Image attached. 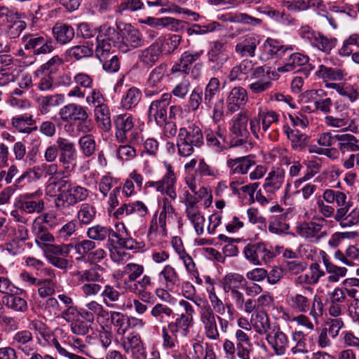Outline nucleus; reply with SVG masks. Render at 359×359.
Returning <instances> with one entry per match:
<instances>
[{
	"instance_id": "f257e3e1",
	"label": "nucleus",
	"mask_w": 359,
	"mask_h": 359,
	"mask_svg": "<svg viewBox=\"0 0 359 359\" xmlns=\"http://www.w3.org/2000/svg\"><path fill=\"white\" fill-rule=\"evenodd\" d=\"M55 184L58 194L55 196V208L60 211H65L76 203L85 201L88 196V191L85 187L74 185L65 177L60 178Z\"/></svg>"
},
{
	"instance_id": "f03ea898",
	"label": "nucleus",
	"mask_w": 359,
	"mask_h": 359,
	"mask_svg": "<svg viewBox=\"0 0 359 359\" xmlns=\"http://www.w3.org/2000/svg\"><path fill=\"white\" fill-rule=\"evenodd\" d=\"M323 198L328 203L336 202L339 208L336 210L334 219L339 222L342 227L351 226L358 222V209L354 208L347 215L353 203L346 201L347 196L345 193L327 189L324 191Z\"/></svg>"
},
{
	"instance_id": "7ed1b4c3",
	"label": "nucleus",
	"mask_w": 359,
	"mask_h": 359,
	"mask_svg": "<svg viewBox=\"0 0 359 359\" xmlns=\"http://www.w3.org/2000/svg\"><path fill=\"white\" fill-rule=\"evenodd\" d=\"M204 143L201 128L192 124L187 128H180L177 138L178 154L181 156H189L194 151V148L201 147Z\"/></svg>"
},
{
	"instance_id": "20e7f679",
	"label": "nucleus",
	"mask_w": 359,
	"mask_h": 359,
	"mask_svg": "<svg viewBox=\"0 0 359 359\" xmlns=\"http://www.w3.org/2000/svg\"><path fill=\"white\" fill-rule=\"evenodd\" d=\"M58 115L63 122L77 123V130L83 133H88L93 129V123L86 107L69 103L60 109Z\"/></svg>"
},
{
	"instance_id": "39448f33",
	"label": "nucleus",
	"mask_w": 359,
	"mask_h": 359,
	"mask_svg": "<svg viewBox=\"0 0 359 359\" xmlns=\"http://www.w3.org/2000/svg\"><path fill=\"white\" fill-rule=\"evenodd\" d=\"M290 306L297 312H309L316 325L319 323V318L323 315L324 306L322 299L316 294L311 299L302 294H295L290 298Z\"/></svg>"
},
{
	"instance_id": "423d86ee",
	"label": "nucleus",
	"mask_w": 359,
	"mask_h": 359,
	"mask_svg": "<svg viewBox=\"0 0 359 359\" xmlns=\"http://www.w3.org/2000/svg\"><path fill=\"white\" fill-rule=\"evenodd\" d=\"M42 191L37 190L32 193L20 195L17 201L18 208L27 214L41 213L45 208Z\"/></svg>"
},
{
	"instance_id": "0eeeda50",
	"label": "nucleus",
	"mask_w": 359,
	"mask_h": 359,
	"mask_svg": "<svg viewBox=\"0 0 359 359\" xmlns=\"http://www.w3.org/2000/svg\"><path fill=\"white\" fill-rule=\"evenodd\" d=\"M325 222V219L320 217L317 222L311 221L300 223L297 226V233L311 242H318L321 238L328 235L327 231L323 230Z\"/></svg>"
},
{
	"instance_id": "6e6552de",
	"label": "nucleus",
	"mask_w": 359,
	"mask_h": 359,
	"mask_svg": "<svg viewBox=\"0 0 359 359\" xmlns=\"http://www.w3.org/2000/svg\"><path fill=\"white\" fill-rule=\"evenodd\" d=\"M115 136L120 142H130L135 138L133 117L128 114L118 115L114 121Z\"/></svg>"
},
{
	"instance_id": "1a4fd4ad",
	"label": "nucleus",
	"mask_w": 359,
	"mask_h": 359,
	"mask_svg": "<svg viewBox=\"0 0 359 359\" xmlns=\"http://www.w3.org/2000/svg\"><path fill=\"white\" fill-rule=\"evenodd\" d=\"M252 83L249 90L254 94L262 93L270 89L273 85L270 79V67H257L250 75Z\"/></svg>"
},
{
	"instance_id": "9d476101",
	"label": "nucleus",
	"mask_w": 359,
	"mask_h": 359,
	"mask_svg": "<svg viewBox=\"0 0 359 359\" xmlns=\"http://www.w3.org/2000/svg\"><path fill=\"white\" fill-rule=\"evenodd\" d=\"M177 180L175 173L170 165H167V172L161 180L154 182L149 181L146 182V187H155L156 191L161 194H165L172 200L177 198V193L175 191V184Z\"/></svg>"
},
{
	"instance_id": "9b49d317",
	"label": "nucleus",
	"mask_w": 359,
	"mask_h": 359,
	"mask_svg": "<svg viewBox=\"0 0 359 359\" xmlns=\"http://www.w3.org/2000/svg\"><path fill=\"white\" fill-rule=\"evenodd\" d=\"M248 118L245 113L237 114L233 121L231 132L233 137L231 139L229 147H236L247 142L249 137L248 130Z\"/></svg>"
},
{
	"instance_id": "f8f14e48",
	"label": "nucleus",
	"mask_w": 359,
	"mask_h": 359,
	"mask_svg": "<svg viewBox=\"0 0 359 359\" xmlns=\"http://www.w3.org/2000/svg\"><path fill=\"white\" fill-rule=\"evenodd\" d=\"M245 258L255 265L266 263L273 257V253L262 243H249L243 249Z\"/></svg>"
},
{
	"instance_id": "ddd939ff",
	"label": "nucleus",
	"mask_w": 359,
	"mask_h": 359,
	"mask_svg": "<svg viewBox=\"0 0 359 359\" xmlns=\"http://www.w3.org/2000/svg\"><path fill=\"white\" fill-rule=\"evenodd\" d=\"M216 317L212 309L210 306H204L201 309V322L203 325L206 337L211 340H217L219 338Z\"/></svg>"
},
{
	"instance_id": "4468645a",
	"label": "nucleus",
	"mask_w": 359,
	"mask_h": 359,
	"mask_svg": "<svg viewBox=\"0 0 359 359\" xmlns=\"http://www.w3.org/2000/svg\"><path fill=\"white\" fill-rule=\"evenodd\" d=\"M56 144L59 148V161L66 168H69L70 164L76 165L77 151L74 142L63 137H58Z\"/></svg>"
},
{
	"instance_id": "2eb2a0df",
	"label": "nucleus",
	"mask_w": 359,
	"mask_h": 359,
	"mask_svg": "<svg viewBox=\"0 0 359 359\" xmlns=\"http://www.w3.org/2000/svg\"><path fill=\"white\" fill-rule=\"evenodd\" d=\"M124 351L130 354L133 359H146V351L141 337L137 333H130L123 341Z\"/></svg>"
},
{
	"instance_id": "dca6fc26",
	"label": "nucleus",
	"mask_w": 359,
	"mask_h": 359,
	"mask_svg": "<svg viewBox=\"0 0 359 359\" xmlns=\"http://www.w3.org/2000/svg\"><path fill=\"white\" fill-rule=\"evenodd\" d=\"M325 123L327 126L339 128L341 131H351L352 133L358 131L355 119L351 118L348 113H342L339 116H326Z\"/></svg>"
},
{
	"instance_id": "f3484780",
	"label": "nucleus",
	"mask_w": 359,
	"mask_h": 359,
	"mask_svg": "<svg viewBox=\"0 0 359 359\" xmlns=\"http://www.w3.org/2000/svg\"><path fill=\"white\" fill-rule=\"evenodd\" d=\"M298 33L305 43H310L311 45H328L337 42L335 38L329 39L320 33L313 31L309 26L302 27Z\"/></svg>"
},
{
	"instance_id": "a211bd4d",
	"label": "nucleus",
	"mask_w": 359,
	"mask_h": 359,
	"mask_svg": "<svg viewBox=\"0 0 359 359\" xmlns=\"http://www.w3.org/2000/svg\"><path fill=\"white\" fill-rule=\"evenodd\" d=\"M292 217V212L287 209L280 215L271 216L269 221V231L275 234H288L290 225L287 222Z\"/></svg>"
},
{
	"instance_id": "6ab92c4d",
	"label": "nucleus",
	"mask_w": 359,
	"mask_h": 359,
	"mask_svg": "<svg viewBox=\"0 0 359 359\" xmlns=\"http://www.w3.org/2000/svg\"><path fill=\"white\" fill-rule=\"evenodd\" d=\"M248 100L247 90L243 87L233 88L227 97V109L231 113L238 111Z\"/></svg>"
},
{
	"instance_id": "aec40b11",
	"label": "nucleus",
	"mask_w": 359,
	"mask_h": 359,
	"mask_svg": "<svg viewBox=\"0 0 359 359\" xmlns=\"http://www.w3.org/2000/svg\"><path fill=\"white\" fill-rule=\"evenodd\" d=\"M12 344L23 355L37 346L34 342L32 333L28 330L15 332L12 338Z\"/></svg>"
},
{
	"instance_id": "412c9836",
	"label": "nucleus",
	"mask_w": 359,
	"mask_h": 359,
	"mask_svg": "<svg viewBox=\"0 0 359 359\" xmlns=\"http://www.w3.org/2000/svg\"><path fill=\"white\" fill-rule=\"evenodd\" d=\"M110 322L117 328L116 332L118 335H124L130 327L135 326L137 322L141 323L142 320L129 318L121 312L110 311Z\"/></svg>"
},
{
	"instance_id": "4be33fe9",
	"label": "nucleus",
	"mask_w": 359,
	"mask_h": 359,
	"mask_svg": "<svg viewBox=\"0 0 359 359\" xmlns=\"http://www.w3.org/2000/svg\"><path fill=\"white\" fill-rule=\"evenodd\" d=\"M255 165V162L250 156L229 158L226 161V165L229 169V174L245 175L249 169Z\"/></svg>"
},
{
	"instance_id": "5701e85b",
	"label": "nucleus",
	"mask_w": 359,
	"mask_h": 359,
	"mask_svg": "<svg viewBox=\"0 0 359 359\" xmlns=\"http://www.w3.org/2000/svg\"><path fill=\"white\" fill-rule=\"evenodd\" d=\"M148 213V208L142 201H135L129 203H123L114 212L116 219H121L124 215H130L137 214L141 217H145Z\"/></svg>"
},
{
	"instance_id": "b1692460",
	"label": "nucleus",
	"mask_w": 359,
	"mask_h": 359,
	"mask_svg": "<svg viewBox=\"0 0 359 359\" xmlns=\"http://www.w3.org/2000/svg\"><path fill=\"white\" fill-rule=\"evenodd\" d=\"M266 340L278 355H283L289 347L288 338L280 328H278L273 334H267Z\"/></svg>"
},
{
	"instance_id": "393cba45",
	"label": "nucleus",
	"mask_w": 359,
	"mask_h": 359,
	"mask_svg": "<svg viewBox=\"0 0 359 359\" xmlns=\"http://www.w3.org/2000/svg\"><path fill=\"white\" fill-rule=\"evenodd\" d=\"M323 95H326V93L322 89L306 90L304 97L309 100H312L317 110L323 113H329L332 105L331 98H322Z\"/></svg>"
},
{
	"instance_id": "a878e982",
	"label": "nucleus",
	"mask_w": 359,
	"mask_h": 359,
	"mask_svg": "<svg viewBox=\"0 0 359 359\" xmlns=\"http://www.w3.org/2000/svg\"><path fill=\"white\" fill-rule=\"evenodd\" d=\"M237 355L241 359H250V353L252 349L250 337L243 330L235 332Z\"/></svg>"
},
{
	"instance_id": "bb28decb",
	"label": "nucleus",
	"mask_w": 359,
	"mask_h": 359,
	"mask_svg": "<svg viewBox=\"0 0 359 359\" xmlns=\"http://www.w3.org/2000/svg\"><path fill=\"white\" fill-rule=\"evenodd\" d=\"M315 75L324 82L327 81H341L344 79L346 73L344 71L337 67H329L324 65H320L318 70L316 72Z\"/></svg>"
},
{
	"instance_id": "cd10ccee",
	"label": "nucleus",
	"mask_w": 359,
	"mask_h": 359,
	"mask_svg": "<svg viewBox=\"0 0 359 359\" xmlns=\"http://www.w3.org/2000/svg\"><path fill=\"white\" fill-rule=\"evenodd\" d=\"M254 65L251 60H244L238 65L232 68L229 73L230 81H246L255 70Z\"/></svg>"
},
{
	"instance_id": "c85d7f7f",
	"label": "nucleus",
	"mask_w": 359,
	"mask_h": 359,
	"mask_svg": "<svg viewBox=\"0 0 359 359\" xmlns=\"http://www.w3.org/2000/svg\"><path fill=\"white\" fill-rule=\"evenodd\" d=\"M337 140L338 148L342 152L359 151V140L352 134L344 133L335 135Z\"/></svg>"
},
{
	"instance_id": "c756f323",
	"label": "nucleus",
	"mask_w": 359,
	"mask_h": 359,
	"mask_svg": "<svg viewBox=\"0 0 359 359\" xmlns=\"http://www.w3.org/2000/svg\"><path fill=\"white\" fill-rule=\"evenodd\" d=\"M192 322L188 318L180 315L175 320L168 323L166 327L174 334H177L180 337H185L189 332Z\"/></svg>"
},
{
	"instance_id": "7c9ffc66",
	"label": "nucleus",
	"mask_w": 359,
	"mask_h": 359,
	"mask_svg": "<svg viewBox=\"0 0 359 359\" xmlns=\"http://www.w3.org/2000/svg\"><path fill=\"white\" fill-rule=\"evenodd\" d=\"M158 278L160 282L165 283V288L168 290H172L175 286L180 283V278L177 271L169 264L165 265L159 273Z\"/></svg>"
},
{
	"instance_id": "2f4dec72",
	"label": "nucleus",
	"mask_w": 359,
	"mask_h": 359,
	"mask_svg": "<svg viewBox=\"0 0 359 359\" xmlns=\"http://www.w3.org/2000/svg\"><path fill=\"white\" fill-rule=\"evenodd\" d=\"M322 259L323 261V264L325 266V269L327 272L330 274L327 280L330 283H335L339 281L341 277H344L346 276L347 272V269L345 267L337 266L335 264H332L327 254L325 252H322Z\"/></svg>"
},
{
	"instance_id": "473e14b6",
	"label": "nucleus",
	"mask_w": 359,
	"mask_h": 359,
	"mask_svg": "<svg viewBox=\"0 0 359 359\" xmlns=\"http://www.w3.org/2000/svg\"><path fill=\"white\" fill-rule=\"evenodd\" d=\"M53 34L61 44L69 43L74 36V29L68 25L56 23L53 27Z\"/></svg>"
},
{
	"instance_id": "72a5a7b5",
	"label": "nucleus",
	"mask_w": 359,
	"mask_h": 359,
	"mask_svg": "<svg viewBox=\"0 0 359 359\" xmlns=\"http://www.w3.org/2000/svg\"><path fill=\"white\" fill-rule=\"evenodd\" d=\"M13 126L20 133H30L33 130H36V127L31 128V126L35 123L33 116L25 114L13 117Z\"/></svg>"
},
{
	"instance_id": "f704fd0d",
	"label": "nucleus",
	"mask_w": 359,
	"mask_h": 359,
	"mask_svg": "<svg viewBox=\"0 0 359 359\" xmlns=\"http://www.w3.org/2000/svg\"><path fill=\"white\" fill-rule=\"evenodd\" d=\"M168 106L154 100L149 106L148 111L149 117H154L156 124L159 126H162L168 118Z\"/></svg>"
},
{
	"instance_id": "c9c22d12",
	"label": "nucleus",
	"mask_w": 359,
	"mask_h": 359,
	"mask_svg": "<svg viewBox=\"0 0 359 359\" xmlns=\"http://www.w3.org/2000/svg\"><path fill=\"white\" fill-rule=\"evenodd\" d=\"M95 116L100 128L105 132L111 129L110 111L107 104L97 106L95 108Z\"/></svg>"
},
{
	"instance_id": "e433bc0d",
	"label": "nucleus",
	"mask_w": 359,
	"mask_h": 359,
	"mask_svg": "<svg viewBox=\"0 0 359 359\" xmlns=\"http://www.w3.org/2000/svg\"><path fill=\"white\" fill-rule=\"evenodd\" d=\"M100 34L97 36V45H111L121 43V35L114 27H109L107 29L101 27Z\"/></svg>"
},
{
	"instance_id": "4c0bfd02",
	"label": "nucleus",
	"mask_w": 359,
	"mask_h": 359,
	"mask_svg": "<svg viewBox=\"0 0 359 359\" xmlns=\"http://www.w3.org/2000/svg\"><path fill=\"white\" fill-rule=\"evenodd\" d=\"M3 299L6 306L15 311L25 312L27 310V301L24 298L18 296L15 291L5 295Z\"/></svg>"
},
{
	"instance_id": "58836bf2",
	"label": "nucleus",
	"mask_w": 359,
	"mask_h": 359,
	"mask_svg": "<svg viewBox=\"0 0 359 359\" xmlns=\"http://www.w3.org/2000/svg\"><path fill=\"white\" fill-rule=\"evenodd\" d=\"M245 284V278L242 275L236 273L226 274L222 280L223 289L226 292L243 287Z\"/></svg>"
},
{
	"instance_id": "ea45409f",
	"label": "nucleus",
	"mask_w": 359,
	"mask_h": 359,
	"mask_svg": "<svg viewBox=\"0 0 359 359\" xmlns=\"http://www.w3.org/2000/svg\"><path fill=\"white\" fill-rule=\"evenodd\" d=\"M284 182V175L280 172H270L263 185L264 189L270 194H274L281 187Z\"/></svg>"
},
{
	"instance_id": "a19ab883",
	"label": "nucleus",
	"mask_w": 359,
	"mask_h": 359,
	"mask_svg": "<svg viewBox=\"0 0 359 359\" xmlns=\"http://www.w3.org/2000/svg\"><path fill=\"white\" fill-rule=\"evenodd\" d=\"M22 69L15 65H8L0 69V86H5L15 81L20 76Z\"/></svg>"
},
{
	"instance_id": "79ce46f5",
	"label": "nucleus",
	"mask_w": 359,
	"mask_h": 359,
	"mask_svg": "<svg viewBox=\"0 0 359 359\" xmlns=\"http://www.w3.org/2000/svg\"><path fill=\"white\" fill-rule=\"evenodd\" d=\"M285 133L290 140L293 149L301 151L306 146L308 137L305 134L289 127L285 129Z\"/></svg>"
},
{
	"instance_id": "37998d69",
	"label": "nucleus",
	"mask_w": 359,
	"mask_h": 359,
	"mask_svg": "<svg viewBox=\"0 0 359 359\" xmlns=\"http://www.w3.org/2000/svg\"><path fill=\"white\" fill-rule=\"evenodd\" d=\"M57 164H48L46 163H42L36 166H34L31 170V172L34 174V178L37 180L43 177L52 178L57 173Z\"/></svg>"
},
{
	"instance_id": "c03bdc74",
	"label": "nucleus",
	"mask_w": 359,
	"mask_h": 359,
	"mask_svg": "<svg viewBox=\"0 0 359 359\" xmlns=\"http://www.w3.org/2000/svg\"><path fill=\"white\" fill-rule=\"evenodd\" d=\"M96 245L95 241L90 240H83L78 242L73 247L76 252L80 256L76 257V259L79 262L87 261L88 257L90 255L92 250L95 249Z\"/></svg>"
},
{
	"instance_id": "a18cd8bd",
	"label": "nucleus",
	"mask_w": 359,
	"mask_h": 359,
	"mask_svg": "<svg viewBox=\"0 0 359 359\" xmlns=\"http://www.w3.org/2000/svg\"><path fill=\"white\" fill-rule=\"evenodd\" d=\"M96 208L89 203H83L78 211L77 217L81 224H90L96 217Z\"/></svg>"
},
{
	"instance_id": "49530a36",
	"label": "nucleus",
	"mask_w": 359,
	"mask_h": 359,
	"mask_svg": "<svg viewBox=\"0 0 359 359\" xmlns=\"http://www.w3.org/2000/svg\"><path fill=\"white\" fill-rule=\"evenodd\" d=\"M163 51L161 46H148L142 50L140 60L144 64L151 66L158 60Z\"/></svg>"
},
{
	"instance_id": "de8ad7c7",
	"label": "nucleus",
	"mask_w": 359,
	"mask_h": 359,
	"mask_svg": "<svg viewBox=\"0 0 359 359\" xmlns=\"http://www.w3.org/2000/svg\"><path fill=\"white\" fill-rule=\"evenodd\" d=\"M271 324L269 316L265 311H259L254 318V327L260 334H266L270 330Z\"/></svg>"
},
{
	"instance_id": "09e8293b",
	"label": "nucleus",
	"mask_w": 359,
	"mask_h": 359,
	"mask_svg": "<svg viewBox=\"0 0 359 359\" xmlns=\"http://www.w3.org/2000/svg\"><path fill=\"white\" fill-rule=\"evenodd\" d=\"M142 97L141 91L137 88H130L128 90L126 94L123 97L121 104L125 109H130L135 107Z\"/></svg>"
},
{
	"instance_id": "8fccbe9b",
	"label": "nucleus",
	"mask_w": 359,
	"mask_h": 359,
	"mask_svg": "<svg viewBox=\"0 0 359 359\" xmlns=\"http://www.w3.org/2000/svg\"><path fill=\"white\" fill-rule=\"evenodd\" d=\"M282 267L284 271L292 275H298L305 271L307 263L301 259L284 260L282 263Z\"/></svg>"
},
{
	"instance_id": "3c124183",
	"label": "nucleus",
	"mask_w": 359,
	"mask_h": 359,
	"mask_svg": "<svg viewBox=\"0 0 359 359\" xmlns=\"http://www.w3.org/2000/svg\"><path fill=\"white\" fill-rule=\"evenodd\" d=\"M219 85L220 83L219 79L213 77L210 80L208 84L205 88L203 102L208 108L212 107V99L216 93L219 92Z\"/></svg>"
},
{
	"instance_id": "603ef678",
	"label": "nucleus",
	"mask_w": 359,
	"mask_h": 359,
	"mask_svg": "<svg viewBox=\"0 0 359 359\" xmlns=\"http://www.w3.org/2000/svg\"><path fill=\"white\" fill-rule=\"evenodd\" d=\"M258 116L262 122V128L266 131L269 127L279 121V115L274 111L264 109L259 110Z\"/></svg>"
},
{
	"instance_id": "864d4df0",
	"label": "nucleus",
	"mask_w": 359,
	"mask_h": 359,
	"mask_svg": "<svg viewBox=\"0 0 359 359\" xmlns=\"http://www.w3.org/2000/svg\"><path fill=\"white\" fill-rule=\"evenodd\" d=\"M140 41V34L139 31L130 25H126L121 36V43L123 45H128V43H138Z\"/></svg>"
},
{
	"instance_id": "5fc2aeb1",
	"label": "nucleus",
	"mask_w": 359,
	"mask_h": 359,
	"mask_svg": "<svg viewBox=\"0 0 359 359\" xmlns=\"http://www.w3.org/2000/svg\"><path fill=\"white\" fill-rule=\"evenodd\" d=\"M109 227L97 224L88 228L87 236L93 241H104L107 238Z\"/></svg>"
},
{
	"instance_id": "6e6d98bb",
	"label": "nucleus",
	"mask_w": 359,
	"mask_h": 359,
	"mask_svg": "<svg viewBox=\"0 0 359 359\" xmlns=\"http://www.w3.org/2000/svg\"><path fill=\"white\" fill-rule=\"evenodd\" d=\"M100 268V266H97L83 271L79 273V280L82 282L86 281V283L101 282V283H103L104 278L98 271Z\"/></svg>"
},
{
	"instance_id": "4d7b16f0",
	"label": "nucleus",
	"mask_w": 359,
	"mask_h": 359,
	"mask_svg": "<svg viewBox=\"0 0 359 359\" xmlns=\"http://www.w3.org/2000/svg\"><path fill=\"white\" fill-rule=\"evenodd\" d=\"M292 49L285 46H264L262 57L265 60L282 58L288 50Z\"/></svg>"
},
{
	"instance_id": "13d9d810",
	"label": "nucleus",
	"mask_w": 359,
	"mask_h": 359,
	"mask_svg": "<svg viewBox=\"0 0 359 359\" xmlns=\"http://www.w3.org/2000/svg\"><path fill=\"white\" fill-rule=\"evenodd\" d=\"M79 144L85 156L89 157L94 154L96 145L92 135H86L81 137Z\"/></svg>"
},
{
	"instance_id": "bf43d9fd",
	"label": "nucleus",
	"mask_w": 359,
	"mask_h": 359,
	"mask_svg": "<svg viewBox=\"0 0 359 359\" xmlns=\"http://www.w3.org/2000/svg\"><path fill=\"white\" fill-rule=\"evenodd\" d=\"M36 285L39 286L38 292L39 296L42 298L51 296L55 292V283L52 279L46 278L39 280L37 282Z\"/></svg>"
},
{
	"instance_id": "052dcab7",
	"label": "nucleus",
	"mask_w": 359,
	"mask_h": 359,
	"mask_svg": "<svg viewBox=\"0 0 359 359\" xmlns=\"http://www.w3.org/2000/svg\"><path fill=\"white\" fill-rule=\"evenodd\" d=\"M210 61L217 64H223L229 57L224 46H213L208 52Z\"/></svg>"
},
{
	"instance_id": "680f3d73",
	"label": "nucleus",
	"mask_w": 359,
	"mask_h": 359,
	"mask_svg": "<svg viewBox=\"0 0 359 359\" xmlns=\"http://www.w3.org/2000/svg\"><path fill=\"white\" fill-rule=\"evenodd\" d=\"M178 337L173 334L166 326L162 327L163 346L166 349H172L178 345Z\"/></svg>"
},
{
	"instance_id": "e2e57ef3",
	"label": "nucleus",
	"mask_w": 359,
	"mask_h": 359,
	"mask_svg": "<svg viewBox=\"0 0 359 359\" xmlns=\"http://www.w3.org/2000/svg\"><path fill=\"white\" fill-rule=\"evenodd\" d=\"M58 95L42 96L38 98V103L41 112L47 114L50 111V107L59 104Z\"/></svg>"
},
{
	"instance_id": "0e129e2a",
	"label": "nucleus",
	"mask_w": 359,
	"mask_h": 359,
	"mask_svg": "<svg viewBox=\"0 0 359 359\" xmlns=\"http://www.w3.org/2000/svg\"><path fill=\"white\" fill-rule=\"evenodd\" d=\"M123 1L117 7L116 13L122 14L125 11L135 12L144 8V4L141 0H122Z\"/></svg>"
},
{
	"instance_id": "69168bd1",
	"label": "nucleus",
	"mask_w": 359,
	"mask_h": 359,
	"mask_svg": "<svg viewBox=\"0 0 359 359\" xmlns=\"http://www.w3.org/2000/svg\"><path fill=\"white\" fill-rule=\"evenodd\" d=\"M72 244L68 245H50L48 247L46 252V257H48L50 255L56 257H67L70 250L73 248Z\"/></svg>"
},
{
	"instance_id": "338daca9",
	"label": "nucleus",
	"mask_w": 359,
	"mask_h": 359,
	"mask_svg": "<svg viewBox=\"0 0 359 359\" xmlns=\"http://www.w3.org/2000/svg\"><path fill=\"white\" fill-rule=\"evenodd\" d=\"M67 54L69 57L79 60L91 56L93 54V50L90 46H72L67 50Z\"/></svg>"
},
{
	"instance_id": "774afa93",
	"label": "nucleus",
	"mask_w": 359,
	"mask_h": 359,
	"mask_svg": "<svg viewBox=\"0 0 359 359\" xmlns=\"http://www.w3.org/2000/svg\"><path fill=\"white\" fill-rule=\"evenodd\" d=\"M100 295L103 298L104 303L107 306H110L111 304H109L108 301L111 302H117L121 297V293L113 286L106 285H104L103 290L101 291Z\"/></svg>"
}]
</instances>
